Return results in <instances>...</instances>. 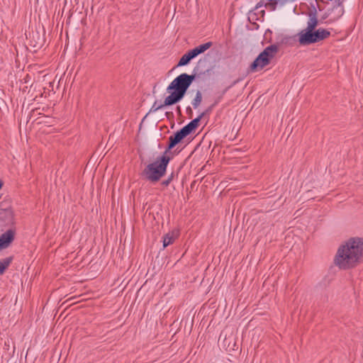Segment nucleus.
<instances>
[{
	"instance_id": "5",
	"label": "nucleus",
	"mask_w": 363,
	"mask_h": 363,
	"mask_svg": "<svg viewBox=\"0 0 363 363\" xmlns=\"http://www.w3.org/2000/svg\"><path fill=\"white\" fill-rule=\"evenodd\" d=\"M330 32L325 28H318L310 32L298 33V43L301 45H311L328 38Z\"/></svg>"
},
{
	"instance_id": "20",
	"label": "nucleus",
	"mask_w": 363,
	"mask_h": 363,
	"mask_svg": "<svg viewBox=\"0 0 363 363\" xmlns=\"http://www.w3.org/2000/svg\"><path fill=\"white\" fill-rule=\"evenodd\" d=\"M186 113L189 116V117H191L192 114H193V111H192V109L190 106H188L186 108Z\"/></svg>"
},
{
	"instance_id": "14",
	"label": "nucleus",
	"mask_w": 363,
	"mask_h": 363,
	"mask_svg": "<svg viewBox=\"0 0 363 363\" xmlns=\"http://www.w3.org/2000/svg\"><path fill=\"white\" fill-rule=\"evenodd\" d=\"M175 240L173 233H168L163 236V247L165 248L168 245L172 244Z\"/></svg>"
},
{
	"instance_id": "6",
	"label": "nucleus",
	"mask_w": 363,
	"mask_h": 363,
	"mask_svg": "<svg viewBox=\"0 0 363 363\" xmlns=\"http://www.w3.org/2000/svg\"><path fill=\"white\" fill-rule=\"evenodd\" d=\"M188 135L181 128L169 138L167 146L163 153L166 155H172L171 150L179 143H180Z\"/></svg>"
},
{
	"instance_id": "25",
	"label": "nucleus",
	"mask_w": 363,
	"mask_h": 363,
	"mask_svg": "<svg viewBox=\"0 0 363 363\" xmlns=\"http://www.w3.org/2000/svg\"><path fill=\"white\" fill-rule=\"evenodd\" d=\"M2 217H3V216L0 213V220H1V219H3V218H2Z\"/></svg>"
},
{
	"instance_id": "19",
	"label": "nucleus",
	"mask_w": 363,
	"mask_h": 363,
	"mask_svg": "<svg viewBox=\"0 0 363 363\" xmlns=\"http://www.w3.org/2000/svg\"><path fill=\"white\" fill-rule=\"evenodd\" d=\"M174 172H172L169 175V177H167V179L162 182V185L164 186H167L172 182V181L174 179Z\"/></svg>"
},
{
	"instance_id": "2",
	"label": "nucleus",
	"mask_w": 363,
	"mask_h": 363,
	"mask_svg": "<svg viewBox=\"0 0 363 363\" xmlns=\"http://www.w3.org/2000/svg\"><path fill=\"white\" fill-rule=\"evenodd\" d=\"M194 79V74L182 73L177 76L167 86V91L170 94L164 99V103L159 104L158 101H155L149 113H155L164 106H172L179 102Z\"/></svg>"
},
{
	"instance_id": "15",
	"label": "nucleus",
	"mask_w": 363,
	"mask_h": 363,
	"mask_svg": "<svg viewBox=\"0 0 363 363\" xmlns=\"http://www.w3.org/2000/svg\"><path fill=\"white\" fill-rule=\"evenodd\" d=\"M289 40H290V37H288V36H286V35H280L277 38V42L274 45H277L278 46V49H279L281 45L288 44Z\"/></svg>"
},
{
	"instance_id": "13",
	"label": "nucleus",
	"mask_w": 363,
	"mask_h": 363,
	"mask_svg": "<svg viewBox=\"0 0 363 363\" xmlns=\"http://www.w3.org/2000/svg\"><path fill=\"white\" fill-rule=\"evenodd\" d=\"M13 260L12 257H9L0 261V275L3 274Z\"/></svg>"
},
{
	"instance_id": "17",
	"label": "nucleus",
	"mask_w": 363,
	"mask_h": 363,
	"mask_svg": "<svg viewBox=\"0 0 363 363\" xmlns=\"http://www.w3.org/2000/svg\"><path fill=\"white\" fill-rule=\"evenodd\" d=\"M230 86H228V87H226L225 89H223L222 91V92L220 94L219 96H217V98L215 99V101L214 103L212 104V106L211 107H209L207 110H208V112L211 111V108L216 106L219 102L221 101V100L223 99L224 95L225 94V93L227 92V91L228 90V89L230 88Z\"/></svg>"
},
{
	"instance_id": "18",
	"label": "nucleus",
	"mask_w": 363,
	"mask_h": 363,
	"mask_svg": "<svg viewBox=\"0 0 363 363\" xmlns=\"http://www.w3.org/2000/svg\"><path fill=\"white\" fill-rule=\"evenodd\" d=\"M345 0H338L337 4L334 6L333 9H338V18L342 16L344 13V8L342 6V2Z\"/></svg>"
},
{
	"instance_id": "1",
	"label": "nucleus",
	"mask_w": 363,
	"mask_h": 363,
	"mask_svg": "<svg viewBox=\"0 0 363 363\" xmlns=\"http://www.w3.org/2000/svg\"><path fill=\"white\" fill-rule=\"evenodd\" d=\"M362 257L363 238H351L338 247L334 263L340 269H349L355 267Z\"/></svg>"
},
{
	"instance_id": "9",
	"label": "nucleus",
	"mask_w": 363,
	"mask_h": 363,
	"mask_svg": "<svg viewBox=\"0 0 363 363\" xmlns=\"http://www.w3.org/2000/svg\"><path fill=\"white\" fill-rule=\"evenodd\" d=\"M208 112V110L203 111L198 117H196V118L191 121L187 125H184L182 128L189 135V134H191L193 131H194L197 128V127L199 125L200 121Z\"/></svg>"
},
{
	"instance_id": "24",
	"label": "nucleus",
	"mask_w": 363,
	"mask_h": 363,
	"mask_svg": "<svg viewBox=\"0 0 363 363\" xmlns=\"http://www.w3.org/2000/svg\"><path fill=\"white\" fill-rule=\"evenodd\" d=\"M172 114V113L166 112V115Z\"/></svg>"
},
{
	"instance_id": "7",
	"label": "nucleus",
	"mask_w": 363,
	"mask_h": 363,
	"mask_svg": "<svg viewBox=\"0 0 363 363\" xmlns=\"http://www.w3.org/2000/svg\"><path fill=\"white\" fill-rule=\"evenodd\" d=\"M16 230L9 229L0 235V250L7 248L14 240Z\"/></svg>"
},
{
	"instance_id": "11",
	"label": "nucleus",
	"mask_w": 363,
	"mask_h": 363,
	"mask_svg": "<svg viewBox=\"0 0 363 363\" xmlns=\"http://www.w3.org/2000/svg\"><path fill=\"white\" fill-rule=\"evenodd\" d=\"M212 46L211 42H207L206 43L201 44L194 49L191 50L193 52L194 55L197 57L199 55L203 53L206 50L209 49Z\"/></svg>"
},
{
	"instance_id": "10",
	"label": "nucleus",
	"mask_w": 363,
	"mask_h": 363,
	"mask_svg": "<svg viewBox=\"0 0 363 363\" xmlns=\"http://www.w3.org/2000/svg\"><path fill=\"white\" fill-rule=\"evenodd\" d=\"M194 58H195V56L194 55L193 52L190 50L187 52H186L184 55H182V57L180 58V60L177 64V66L182 67V66L187 65L190 62V61Z\"/></svg>"
},
{
	"instance_id": "22",
	"label": "nucleus",
	"mask_w": 363,
	"mask_h": 363,
	"mask_svg": "<svg viewBox=\"0 0 363 363\" xmlns=\"http://www.w3.org/2000/svg\"><path fill=\"white\" fill-rule=\"evenodd\" d=\"M177 112H178L179 113H181V108H180V106H177Z\"/></svg>"
},
{
	"instance_id": "16",
	"label": "nucleus",
	"mask_w": 363,
	"mask_h": 363,
	"mask_svg": "<svg viewBox=\"0 0 363 363\" xmlns=\"http://www.w3.org/2000/svg\"><path fill=\"white\" fill-rule=\"evenodd\" d=\"M202 101V94L200 91H197L195 98L193 99L191 104L194 108H197Z\"/></svg>"
},
{
	"instance_id": "4",
	"label": "nucleus",
	"mask_w": 363,
	"mask_h": 363,
	"mask_svg": "<svg viewBox=\"0 0 363 363\" xmlns=\"http://www.w3.org/2000/svg\"><path fill=\"white\" fill-rule=\"evenodd\" d=\"M277 52V45H270L267 46L252 62L250 66V72H255L262 69L270 63L271 60L275 56Z\"/></svg>"
},
{
	"instance_id": "21",
	"label": "nucleus",
	"mask_w": 363,
	"mask_h": 363,
	"mask_svg": "<svg viewBox=\"0 0 363 363\" xmlns=\"http://www.w3.org/2000/svg\"><path fill=\"white\" fill-rule=\"evenodd\" d=\"M262 6H263V2H262V1H259V2H258V3L256 4L255 9V10H257V9H258L259 8H261V7H262Z\"/></svg>"
},
{
	"instance_id": "23",
	"label": "nucleus",
	"mask_w": 363,
	"mask_h": 363,
	"mask_svg": "<svg viewBox=\"0 0 363 363\" xmlns=\"http://www.w3.org/2000/svg\"><path fill=\"white\" fill-rule=\"evenodd\" d=\"M269 5H270V6H273V9H275V6H274V5H273L272 4H269ZM268 6V4H265V6Z\"/></svg>"
},
{
	"instance_id": "8",
	"label": "nucleus",
	"mask_w": 363,
	"mask_h": 363,
	"mask_svg": "<svg viewBox=\"0 0 363 363\" xmlns=\"http://www.w3.org/2000/svg\"><path fill=\"white\" fill-rule=\"evenodd\" d=\"M308 20L307 22V27L302 30L299 33H303L304 32H310L315 30V28L318 25V20L317 18V12L315 10L314 11H310L308 14Z\"/></svg>"
},
{
	"instance_id": "3",
	"label": "nucleus",
	"mask_w": 363,
	"mask_h": 363,
	"mask_svg": "<svg viewBox=\"0 0 363 363\" xmlns=\"http://www.w3.org/2000/svg\"><path fill=\"white\" fill-rule=\"evenodd\" d=\"M173 156L166 155L164 153L157 157V160L147 164L143 170L141 176L151 182H158L165 175L167 168Z\"/></svg>"
},
{
	"instance_id": "12",
	"label": "nucleus",
	"mask_w": 363,
	"mask_h": 363,
	"mask_svg": "<svg viewBox=\"0 0 363 363\" xmlns=\"http://www.w3.org/2000/svg\"><path fill=\"white\" fill-rule=\"evenodd\" d=\"M0 213L3 216V219H1L0 221L10 222L12 220L13 214L12 210L10 208L1 209Z\"/></svg>"
}]
</instances>
